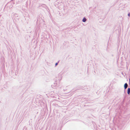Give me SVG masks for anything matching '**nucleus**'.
I'll return each instance as SVG.
<instances>
[{"instance_id": "20e7f679", "label": "nucleus", "mask_w": 130, "mask_h": 130, "mask_svg": "<svg viewBox=\"0 0 130 130\" xmlns=\"http://www.w3.org/2000/svg\"><path fill=\"white\" fill-rule=\"evenodd\" d=\"M128 15L129 16H130V13L128 14Z\"/></svg>"}, {"instance_id": "f257e3e1", "label": "nucleus", "mask_w": 130, "mask_h": 130, "mask_svg": "<svg viewBox=\"0 0 130 130\" xmlns=\"http://www.w3.org/2000/svg\"><path fill=\"white\" fill-rule=\"evenodd\" d=\"M127 84L126 83H125L124 85V87L125 89L127 88Z\"/></svg>"}, {"instance_id": "f03ea898", "label": "nucleus", "mask_w": 130, "mask_h": 130, "mask_svg": "<svg viewBox=\"0 0 130 130\" xmlns=\"http://www.w3.org/2000/svg\"><path fill=\"white\" fill-rule=\"evenodd\" d=\"M130 92V88H129L127 90V93L128 94H129Z\"/></svg>"}, {"instance_id": "39448f33", "label": "nucleus", "mask_w": 130, "mask_h": 130, "mask_svg": "<svg viewBox=\"0 0 130 130\" xmlns=\"http://www.w3.org/2000/svg\"><path fill=\"white\" fill-rule=\"evenodd\" d=\"M57 64V62L56 63H55V65L56 66Z\"/></svg>"}, {"instance_id": "7ed1b4c3", "label": "nucleus", "mask_w": 130, "mask_h": 130, "mask_svg": "<svg viewBox=\"0 0 130 130\" xmlns=\"http://www.w3.org/2000/svg\"><path fill=\"white\" fill-rule=\"evenodd\" d=\"M86 19L85 18H84L83 20V21L85 22L86 21Z\"/></svg>"}]
</instances>
